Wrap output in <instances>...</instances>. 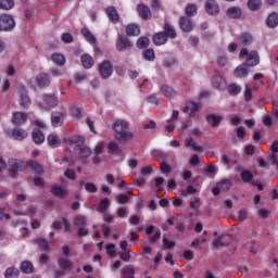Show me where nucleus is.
<instances>
[{
    "label": "nucleus",
    "instance_id": "obj_6",
    "mask_svg": "<svg viewBox=\"0 0 278 278\" xmlns=\"http://www.w3.org/2000/svg\"><path fill=\"white\" fill-rule=\"evenodd\" d=\"M99 73L102 79H110V77H112V73H114V67L112 66V62L103 61L99 65Z\"/></svg>",
    "mask_w": 278,
    "mask_h": 278
},
{
    "label": "nucleus",
    "instance_id": "obj_50",
    "mask_svg": "<svg viewBox=\"0 0 278 278\" xmlns=\"http://www.w3.org/2000/svg\"><path fill=\"white\" fill-rule=\"evenodd\" d=\"M143 59L148 62H153L155 60V51L153 49H147L142 52Z\"/></svg>",
    "mask_w": 278,
    "mask_h": 278
},
{
    "label": "nucleus",
    "instance_id": "obj_3",
    "mask_svg": "<svg viewBox=\"0 0 278 278\" xmlns=\"http://www.w3.org/2000/svg\"><path fill=\"white\" fill-rule=\"evenodd\" d=\"M244 56H247L244 64H247L249 68H253L260 64V53L257 51L252 50L249 52L247 48H242L239 52V58Z\"/></svg>",
    "mask_w": 278,
    "mask_h": 278
},
{
    "label": "nucleus",
    "instance_id": "obj_2",
    "mask_svg": "<svg viewBox=\"0 0 278 278\" xmlns=\"http://www.w3.org/2000/svg\"><path fill=\"white\" fill-rule=\"evenodd\" d=\"M112 129L115 131V140H118V142L129 144L134 140V132L129 131V123L125 119H116L112 124Z\"/></svg>",
    "mask_w": 278,
    "mask_h": 278
},
{
    "label": "nucleus",
    "instance_id": "obj_29",
    "mask_svg": "<svg viewBox=\"0 0 278 278\" xmlns=\"http://www.w3.org/2000/svg\"><path fill=\"white\" fill-rule=\"evenodd\" d=\"M80 62L84 68H92V66H94V59H92L90 54H83L80 56Z\"/></svg>",
    "mask_w": 278,
    "mask_h": 278
},
{
    "label": "nucleus",
    "instance_id": "obj_47",
    "mask_svg": "<svg viewBox=\"0 0 278 278\" xmlns=\"http://www.w3.org/2000/svg\"><path fill=\"white\" fill-rule=\"evenodd\" d=\"M217 186H219L222 192H229V190L231 189V180L224 179L217 182Z\"/></svg>",
    "mask_w": 278,
    "mask_h": 278
},
{
    "label": "nucleus",
    "instance_id": "obj_16",
    "mask_svg": "<svg viewBox=\"0 0 278 278\" xmlns=\"http://www.w3.org/2000/svg\"><path fill=\"white\" fill-rule=\"evenodd\" d=\"M27 115L23 112H15L12 116V124L16 125V127H21V125H25L27 123Z\"/></svg>",
    "mask_w": 278,
    "mask_h": 278
},
{
    "label": "nucleus",
    "instance_id": "obj_59",
    "mask_svg": "<svg viewBox=\"0 0 278 278\" xmlns=\"http://www.w3.org/2000/svg\"><path fill=\"white\" fill-rule=\"evenodd\" d=\"M106 249V253L109 255H111V257H115L116 256V244L114 243H110L105 247Z\"/></svg>",
    "mask_w": 278,
    "mask_h": 278
},
{
    "label": "nucleus",
    "instance_id": "obj_22",
    "mask_svg": "<svg viewBox=\"0 0 278 278\" xmlns=\"http://www.w3.org/2000/svg\"><path fill=\"white\" fill-rule=\"evenodd\" d=\"M166 42H168V39H167L166 35L164 34V31L154 34L153 45H155V47H162V45H166Z\"/></svg>",
    "mask_w": 278,
    "mask_h": 278
},
{
    "label": "nucleus",
    "instance_id": "obj_21",
    "mask_svg": "<svg viewBox=\"0 0 278 278\" xmlns=\"http://www.w3.org/2000/svg\"><path fill=\"white\" fill-rule=\"evenodd\" d=\"M237 40L243 47H249V45L253 43V35H251L249 33H243L238 36Z\"/></svg>",
    "mask_w": 278,
    "mask_h": 278
},
{
    "label": "nucleus",
    "instance_id": "obj_23",
    "mask_svg": "<svg viewBox=\"0 0 278 278\" xmlns=\"http://www.w3.org/2000/svg\"><path fill=\"white\" fill-rule=\"evenodd\" d=\"M47 142L52 149H58L62 144V140L55 134H51L47 137Z\"/></svg>",
    "mask_w": 278,
    "mask_h": 278
},
{
    "label": "nucleus",
    "instance_id": "obj_20",
    "mask_svg": "<svg viewBox=\"0 0 278 278\" xmlns=\"http://www.w3.org/2000/svg\"><path fill=\"white\" fill-rule=\"evenodd\" d=\"M201 110V103H194L192 101L187 102L186 106L182 109V112L185 114H190L192 116L195 112H199Z\"/></svg>",
    "mask_w": 278,
    "mask_h": 278
},
{
    "label": "nucleus",
    "instance_id": "obj_35",
    "mask_svg": "<svg viewBox=\"0 0 278 278\" xmlns=\"http://www.w3.org/2000/svg\"><path fill=\"white\" fill-rule=\"evenodd\" d=\"M126 34L127 36H140V26L136 24H129L126 27Z\"/></svg>",
    "mask_w": 278,
    "mask_h": 278
},
{
    "label": "nucleus",
    "instance_id": "obj_14",
    "mask_svg": "<svg viewBox=\"0 0 278 278\" xmlns=\"http://www.w3.org/2000/svg\"><path fill=\"white\" fill-rule=\"evenodd\" d=\"M233 75L238 79H244V77H249V67L247 63H242L239 66H237L233 71Z\"/></svg>",
    "mask_w": 278,
    "mask_h": 278
},
{
    "label": "nucleus",
    "instance_id": "obj_61",
    "mask_svg": "<svg viewBox=\"0 0 278 278\" xmlns=\"http://www.w3.org/2000/svg\"><path fill=\"white\" fill-rule=\"evenodd\" d=\"M64 177H66V179H70L71 181H75L77 179L76 175H75V170L67 168L64 172Z\"/></svg>",
    "mask_w": 278,
    "mask_h": 278
},
{
    "label": "nucleus",
    "instance_id": "obj_41",
    "mask_svg": "<svg viewBox=\"0 0 278 278\" xmlns=\"http://www.w3.org/2000/svg\"><path fill=\"white\" fill-rule=\"evenodd\" d=\"M12 136L15 140H25L28 134L24 129H13Z\"/></svg>",
    "mask_w": 278,
    "mask_h": 278
},
{
    "label": "nucleus",
    "instance_id": "obj_54",
    "mask_svg": "<svg viewBox=\"0 0 278 278\" xmlns=\"http://www.w3.org/2000/svg\"><path fill=\"white\" fill-rule=\"evenodd\" d=\"M241 179L244 184H249V181H253V173L250 170H243L241 173Z\"/></svg>",
    "mask_w": 278,
    "mask_h": 278
},
{
    "label": "nucleus",
    "instance_id": "obj_37",
    "mask_svg": "<svg viewBox=\"0 0 278 278\" xmlns=\"http://www.w3.org/2000/svg\"><path fill=\"white\" fill-rule=\"evenodd\" d=\"M78 155H80V157H83V160H86L88 157H90V155H92V151L90 150V148H88L86 144L83 143V146H80L78 148Z\"/></svg>",
    "mask_w": 278,
    "mask_h": 278
},
{
    "label": "nucleus",
    "instance_id": "obj_11",
    "mask_svg": "<svg viewBox=\"0 0 278 278\" xmlns=\"http://www.w3.org/2000/svg\"><path fill=\"white\" fill-rule=\"evenodd\" d=\"M64 118H66V114L62 111H54L51 113V124L54 127H62L64 125Z\"/></svg>",
    "mask_w": 278,
    "mask_h": 278
},
{
    "label": "nucleus",
    "instance_id": "obj_15",
    "mask_svg": "<svg viewBox=\"0 0 278 278\" xmlns=\"http://www.w3.org/2000/svg\"><path fill=\"white\" fill-rule=\"evenodd\" d=\"M137 12L143 21H151V9L147 4H138Z\"/></svg>",
    "mask_w": 278,
    "mask_h": 278
},
{
    "label": "nucleus",
    "instance_id": "obj_52",
    "mask_svg": "<svg viewBox=\"0 0 278 278\" xmlns=\"http://www.w3.org/2000/svg\"><path fill=\"white\" fill-rule=\"evenodd\" d=\"M185 12L187 14V16H195L197 14V4L194 3H189L187 4Z\"/></svg>",
    "mask_w": 278,
    "mask_h": 278
},
{
    "label": "nucleus",
    "instance_id": "obj_43",
    "mask_svg": "<svg viewBox=\"0 0 278 278\" xmlns=\"http://www.w3.org/2000/svg\"><path fill=\"white\" fill-rule=\"evenodd\" d=\"M153 159L156 162H166L168 160V154L166 152H162V151H154L153 152Z\"/></svg>",
    "mask_w": 278,
    "mask_h": 278
},
{
    "label": "nucleus",
    "instance_id": "obj_9",
    "mask_svg": "<svg viewBox=\"0 0 278 278\" xmlns=\"http://www.w3.org/2000/svg\"><path fill=\"white\" fill-rule=\"evenodd\" d=\"M233 242V236L231 235H222L219 238L214 239L213 247L218 249V247H229Z\"/></svg>",
    "mask_w": 278,
    "mask_h": 278
},
{
    "label": "nucleus",
    "instance_id": "obj_8",
    "mask_svg": "<svg viewBox=\"0 0 278 278\" xmlns=\"http://www.w3.org/2000/svg\"><path fill=\"white\" fill-rule=\"evenodd\" d=\"M43 101L46 103V106L40 104L42 110H51L53 108H58V103H60V101L58 100V96L53 94V93L45 94L43 96Z\"/></svg>",
    "mask_w": 278,
    "mask_h": 278
},
{
    "label": "nucleus",
    "instance_id": "obj_4",
    "mask_svg": "<svg viewBox=\"0 0 278 278\" xmlns=\"http://www.w3.org/2000/svg\"><path fill=\"white\" fill-rule=\"evenodd\" d=\"M58 266L60 269L54 271V278H62L66 276V273H71V270H73L75 264L66 257H59Z\"/></svg>",
    "mask_w": 278,
    "mask_h": 278
},
{
    "label": "nucleus",
    "instance_id": "obj_30",
    "mask_svg": "<svg viewBox=\"0 0 278 278\" xmlns=\"http://www.w3.org/2000/svg\"><path fill=\"white\" fill-rule=\"evenodd\" d=\"M163 34L166 36L167 39L170 38L172 40H175V38H177V33L175 31V28L168 23L164 25Z\"/></svg>",
    "mask_w": 278,
    "mask_h": 278
},
{
    "label": "nucleus",
    "instance_id": "obj_63",
    "mask_svg": "<svg viewBox=\"0 0 278 278\" xmlns=\"http://www.w3.org/2000/svg\"><path fill=\"white\" fill-rule=\"evenodd\" d=\"M74 79L76 84H81V81H86V79H88V76L86 74L77 73L75 74Z\"/></svg>",
    "mask_w": 278,
    "mask_h": 278
},
{
    "label": "nucleus",
    "instance_id": "obj_36",
    "mask_svg": "<svg viewBox=\"0 0 278 278\" xmlns=\"http://www.w3.org/2000/svg\"><path fill=\"white\" fill-rule=\"evenodd\" d=\"M21 270L25 275H31V273H34V264H31V262H29V261H24L21 264Z\"/></svg>",
    "mask_w": 278,
    "mask_h": 278
},
{
    "label": "nucleus",
    "instance_id": "obj_7",
    "mask_svg": "<svg viewBox=\"0 0 278 278\" xmlns=\"http://www.w3.org/2000/svg\"><path fill=\"white\" fill-rule=\"evenodd\" d=\"M204 9L210 16H218V14H220V5H218L216 0H206L204 3Z\"/></svg>",
    "mask_w": 278,
    "mask_h": 278
},
{
    "label": "nucleus",
    "instance_id": "obj_32",
    "mask_svg": "<svg viewBox=\"0 0 278 278\" xmlns=\"http://www.w3.org/2000/svg\"><path fill=\"white\" fill-rule=\"evenodd\" d=\"M31 136L35 144H42V142H45V135L40 129H34Z\"/></svg>",
    "mask_w": 278,
    "mask_h": 278
},
{
    "label": "nucleus",
    "instance_id": "obj_56",
    "mask_svg": "<svg viewBox=\"0 0 278 278\" xmlns=\"http://www.w3.org/2000/svg\"><path fill=\"white\" fill-rule=\"evenodd\" d=\"M124 278H135L136 270L131 267H126L123 269Z\"/></svg>",
    "mask_w": 278,
    "mask_h": 278
},
{
    "label": "nucleus",
    "instance_id": "obj_46",
    "mask_svg": "<svg viewBox=\"0 0 278 278\" xmlns=\"http://www.w3.org/2000/svg\"><path fill=\"white\" fill-rule=\"evenodd\" d=\"M52 62H54V64H58L59 66H64L66 59L64 58V55L60 54V53H54L51 56Z\"/></svg>",
    "mask_w": 278,
    "mask_h": 278
},
{
    "label": "nucleus",
    "instance_id": "obj_40",
    "mask_svg": "<svg viewBox=\"0 0 278 278\" xmlns=\"http://www.w3.org/2000/svg\"><path fill=\"white\" fill-rule=\"evenodd\" d=\"M35 244H37L40 251H49V241L45 238H36Z\"/></svg>",
    "mask_w": 278,
    "mask_h": 278
},
{
    "label": "nucleus",
    "instance_id": "obj_10",
    "mask_svg": "<svg viewBox=\"0 0 278 278\" xmlns=\"http://www.w3.org/2000/svg\"><path fill=\"white\" fill-rule=\"evenodd\" d=\"M131 47H134V45L131 43V41H129V39H127V37L123 35L117 36V40H116L117 51H121V52L127 51V49H131Z\"/></svg>",
    "mask_w": 278,
    "mask_h": 278
},
{
    "label": "nucleus",
    "instance_id": "obj_62",
    "mask_svg": "<svg viewBox=\"0 0 278 278\" xmlns=\"http://www.w3.org/2000/svg\"><path fill=\"white\" fill-rule=\"evenodd\" d=\"M61 40L65 45H71V42H73V35H71L68 33H65V34L62 35Z\"/></svg>",
    "mask_w": 278,
    "mask_h": 278
},
{
    "label": "nucleus",
    "instance_id": "obj_48",
    "mask_svg": "<svg viewBox=\"0 0 278 278\" xmlns=\"http://www.w3.org/2000/svg\"><path fill=\"white\" fill-rule=\"evenodd\" d=\"M207 123H210V125L212 127H218V125H220V121H223V118H220L219 116L216 115H208L206 117Z\"/></svg>",
    "mask_w": 278,
    "mask_h": 278
},
{
    "label": "nucleus",
    "instance_id": "obj_45",
    "mask_svg": "<svg viewBox=\"0 0 278 278\" xmlns=\"http://www.w3.org/2000/svg\"><path fill=\"white\" fill-rule=\"evenodd\" d=\"M248 8L252 12H257L262 8V0H249Z\"/></svg>",
    "mask_w": 278,
    "mask_h": 278
},
{
    "label": "nucleus",
    "instance_id": "obj_60",
    "mask_svg": "<svg viewBox=\"0 0 278 278\" xmlns=\"http://www.w3.org/2000/svg\"><path fill=\"white\" fill-rule=\"evenodd\" d=\"M182 197H190V194H197V188L189 186L181 191Z\"/></svg>",
    "mask_w": 278,
    "mask_h": 278
},
{
    "label": "nucleus",
    "instance_id": "obj_31",
    "mask_svg": "<svg viewBox=\"0 0 278 278\" xmlns=\"http://www.w3.org/2000/svg\"><path fill=\"white\" fill-rule=\"evenodd\" d=\"M185 144L188 148H192L193 151H197L198 153H203V147L197 144V142H194V138L189 137L185 140Z\"/></svg>",
    "mask_w": 278,
    "mask_h": 278
},
{
    "label": "nucleus",
    "instance_id": "obj_58",
    "mask_svg": "<svg viewBox=\"0 0 278 278\" xmlns=\"http://www.w3.org/2000/svg\"><path fill=\"white\" fill-rule=\"evenodd\" d=\"M160 238H162V231L156 230L154 235L149 238V243L155 244L160 240Z\"/></svg>",
    "mask_w": 278,
    "mask_h": 278
},
{
    "label": "nucleus",
    "instance_id": "obj_38",
    "mask_svg": "<svg viewBox=\"0 0 278 278\" xmlns=\"http://www.w3.org/2000/svg\"><path fill=\"white\" fill-rule=\"evenodd\" d=\"M18 275H21V271L16 267H9L4 271V278H18Z\"/></svg>",
    "mask_w": 278,
    "mask_h": 278
},
{
    "label": "nucleus",
    "instance_id": "obj_51",
    "mask_svg": "<svg viewBox=\"0 0 278 278\" xmlns=\"http://www.w3.org/2000/svg\"><path fill=\"white\" fill-rule=\"evenodd\" d=\"M14 0H0V10H12Z\"/></svg>",
    "mask_w": 278,
    "mask_h": 278
},
{
    "label": "nucleus",
    "instance_id": "obj_12",
    "mask_svg": "<svg viewBox=\"0 0 278 278\" xmlns=\"http://www.w3.org/2000/svg\"><path fill=\"white\" fill-rule=\"evenodd\" d=\"M179 27L185 34H190L194 29V23L190 17L182 16L179 20Z\"/></svg>",
    "mask_w": 278,
    "mask_h": 278
},
{
    "label": "nucleus",
    "instance_id": "obj_44",
    "mask_svg": "<svg viewBox=\"0 0 278 278\" xmlns=\"http://www.w3.org/2000/svg\"><path fill=\"white\" fill-rule=\"evenodd\" d=\"M80 186H85V190L87 192H91L92 194L97 193L99 188L94 182H84V180L80 181Z\"/></svg>",
    "mask_w": 278,
    "mask_h": 278
},
{
    "label": "nucleus",
    "instance_id": "obj_28",
    "mask_svg": "<svg viewBox=\"0 0 278 278\" xmlns=\"http://www.w3.org/2000/svg\"><path fill=\"white\" fill-rule=\"evenodd\" d=\"M106 14L111 23H114V24L118 23L119 16H118V12L116 11V8L114 7L106 8Z\"/></svg>",
    "mask_w": 278,
    "mask_h": 278
},
{
    "label": "nucleus",
    "instance_id": "obj_53",
    "mask_svg": "<svg viewBox=\"0 0 278 278\" xmlns=\"http://www.w3.org/2000/svg\"><path fill=\"white\" fill-rule=\"evenodd\" d=\"M160 170L163 175H170V173H173V167L165 161L161 163Z\"/></svg>",
    "mask_w": 278,
    "mask_h": 278
},
{
    "label": "nucleus",
    "instance_id": "obj_42",
    "mask_svg": "<svg viewBox=\"0 0 278 278\" xmlns=\"http://www.w3.org/2000/svg\"><path fill=\"white\" fill-rule=\"evenodd\" d=\"M81 35L86 38V40L88 42H90L91 45H96L97 43V38L94 37V35H92V33H90L88 30V28H83L81 29Z\"/></svg>",
    "mask_w": 278,
    "mask_h": 278
},
{
    "label": "nucleus",
    "instance_id": "obj_25",
    "mask_svg": "<svg viewBox=\"0 0 278 278\" xmlns=\"http://www.w3.org/2000/svg\"><path fill=\"white\" fill-rule=\"evenodd\" d=\"M52 194L59 197V199H64V197L68 195V191L66 190V188L56 185L52 187Z\"/></svg>",
    "mask_w": 278,
    "mask_h": 278
},
{
    "label": "nucleus",
    "instance_id": "obj_18",
    "mask_svg": "<svg viewBox=\"0 0 278 278\" xmlns=\"http://www.w3.org/2000/svg\"><path fill=\"white\" fill-rule=\"evenodd\" d=\"M226 16L232 20L242 18V9L240 7H230L226 10Z\"/></svg>",
    "mask_w": 278,
    "mask_h": 278
},
{
    "label": "nucleus",
    "instance_id": "obj_13",
    "mask_svg": "<svg viewBox=\"0 0 278 278\" xmlns=\"http://www.w3.org/2000/svg\"><path fill=\"white\" fill-rule=\"evenodd\" d=\"M18 93H20V104L22 108H29L31 105V100L29 99V96H27V90L25 89L24 86H21L18 88Z\"/></svg>",
    "mask_w": 278,
    "mask_h": 278
},
{
    "label": "nucleus",
    "instance_id": "obj_33",
    "mask_svg": "<svg viewBox=\"0 0 278 278\" xmlns=\"http://www.w3.org/2000/svg\"><path fill=\"white\" fill-rule=\"evenodd\" d=\"M132 197L131 192L121 193L116 195V201L118 205H127L129 203V198Z\"/></svg>",
    "mask_w": 278,
    "mask_h": 278
},
{
    "label": "nucleus",
    "instance_id": "obj_17",
    "mask_svg": "<svg viewBox=\"0 0 278 278\" xmlns=\"http://www.w3.org/2000/svg\"><path fill=\"white\" fill-rule=\"evenodd\" d=\"M64 142L68 143V144H76L77 149H79L86 142V138H84L79 135H74V136L65 138Z\"/></svg>",
    "mask_w": 278,
    "mask_h": 278
},
{
    "label": "nucleus",
    "instance_id": "obj_57",
    "mask_svg": "<svg viewBox=\"0 0 278 278\" xmlns=\"http://www.w3.org/2000/svg\"><path fill=\"white\" fill-rule=\"evenodd\" d=\"M130 253H131V250H126V251L118 252V255L121 260H123V262H129V260H131Z\"/></svg>",
    "mask_w": 278,
    "mask_h": 278
},
{
    "label": "nucleus",
    "instance_id": "obj_49",
    "mask_svg": "<svg viewBox=\"0 0 278 278\" xmlns=\"http://www.w3.org/2000/svg\"><path fill=\"white\" fill-rule=\"evenodd\" d=\"M108 207H110V200L108 198H104L99 203L98 212L103 214V212H108Z\"/></svg>",
    "mask_w": 278,
    "mask_h": 278
},
{
    "label": "nucleus",
    "instance_id": "obj_34",
    "mask_svg": "<svg viewBox=\"0 0 278 278\" xmlns=\"http://www.w3.org/2000/svg\"><path fill=\"white\" fill-rule=\"evenodd\" d=\"M228 90V94H230V97H238V94H240V92H242V87H240V85L238 84H230L227 88Z\"/></svg>",
    "mask_w": 278,
    "mask_h": 278
},
{
    "label": "nucleus",
    "instance_id": "obj_39",
    "mask_svg": "<svg viewBox=\"0 0 278 278\" xmlns=\"http://www.w3.org/2000/svg\"><path fill=\"white\" fill-rule=\"evenodd\" d=\"M74 225L78 229L81 227H88V222L86 220V216L84 215H78L74 218Z\"/></svg>",
    "mask_w": 278,
    "mask_h": 278
},
{
    "label": "nucleus",
    "instance_id": "obj_1",
    "mask_svg": "<svg viewBox=\"0 0 278 278\" xmlns=\"http://www.w3.org/2000/svg\"><path fill=\"white\" fill-rule=\"evenodd\" d=\"M10 169L8 170L9 177H16L17 173H23L30 168L35 175H42L45 169L36 161L23 162L21 160L11 159L8 162Z\"/></svg>",
    "mask_w": 278,
    "mask_h": 278
},
{
    "label": "nucleus",
    "instance_id": "obj_19",
    "mask_svg": "<svg viewBox=\"0 0 278 278\" xmlns=\"http://www.w3.org/2000/svg\"><path fill=\"white\" fill-rule=\"evenodd\" d=\"M36 84L38 88H47L49 84H51V78L48 76V74L41 73L37 75L36 77Z\"/></svg>",
    "mask_w": 278,
    "mask_h": 278
},
{
    "label": "nucleus",
    "instance_id": "obj_24",
    "mask_svg": "<svg viewBox=\"0 0 278 278\" xmlns=\"http://www.w3.org/2000/svg\"><path fill=\"white\" fill-rule=\"evenodd\" d=\"M213 88H216L217 90H220L223 86H225V78L223 77V74L217 73L212 78Z\"/></svg>",
    "mask_w": 278,
    "mask_h": 278
},
{
    "label": "nucleus",
    "instance_id": "obj_55",
    "mask_svg": "<svg viewBox=\"0 0 278 278\" xmlns=\"http://www.w3.org/2000/svg\"><path fill=\"white\" fill-rule=\"evenodd\" d=\"M137 47H138V49H147V47H149V38L140 37L137 40Z\"/></svg>",
    "mask_w": 278,
    "mask_h": 278
},
{
    "label": "nucleus",
    "instance_id": "obj_26",
    "mask_svg": "<svg viewBox=\"0 0 278 278\" xmlns=\"http://www.w3.org/2000/svg\"><path fill=\"white\" fill-rule=\"evenodd\" d=\"M160 91L167 99H173V98H175V94H177L175 92V89H173V87H170L168 85L161 86Z\"/></svg>",
    "mask_w": 278,
    "mask_h": 278
},
{
    "label": "nucleus",
    "instance_id": "obj_5",
    "mask_svg": "<svg viewBox=\"0 0 278 278\" xmlns=\"http://www.w3.org/2000/svg\"><path fill=\"white\" fill-rule=\"evenodd\" d=\"M16 27V21L13 15L0 14V31H13Z\"/></svg>",
    "mask_w": 278,
    "mask_h": 278
},
{
    "label": "nucleus",
    "instance_id": "obj_64",
    "mask_svg": "<svg viewBox=\"0 0 278 278\" xmlns=\"http://www.w3.org/2000/svg\"><path fill=\"white\" fill-rule=\"evenodd\" d=\"M271 114H273L274 118H277V121H278V101L273 100Z\"/></svg>",
    "mask_w": 278,
    "mask_h": 278
},
{
    "label": "nucleus",
    "instance_id": "obj_27",
    "mask_svg": "<svg viewBox=\"0 0 278 278\" xmlns=\"http://www.w3.org/2000/svg\"><path fill=\"white\" fill-rule=\"evenodd\" d=\"M266 25L270 29H275V27L278 26V13L277 12L270 13L268 15L267 21H266Z\"/></svg>",
    "mask_w": 278,
    "mask_h": 278
}]
</instances>
